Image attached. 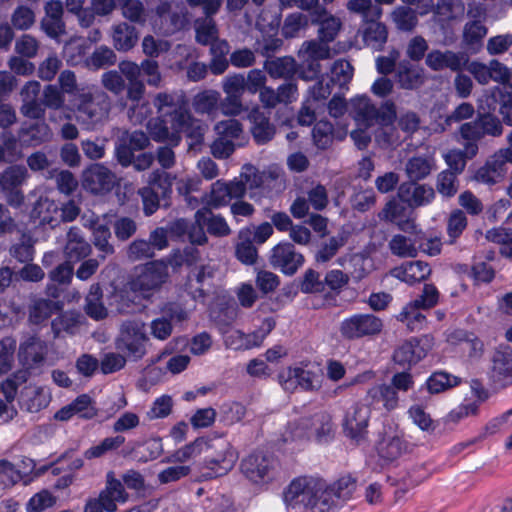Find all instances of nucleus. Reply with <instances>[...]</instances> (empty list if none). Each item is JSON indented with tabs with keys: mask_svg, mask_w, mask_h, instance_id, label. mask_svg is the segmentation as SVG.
I'll list each match as a JSON object with an SVG mask.
<instances>
[{
	"mask_svg": "<svg viewBox=\"0 0 512 512\" xmlns=\"http://www.w3.org/2000/svg\"><path fill=\"white\" fill-rule=\"evenodd\" d=\"M148 341L149 338L144 331L143 324L127 321L121 327L116 347L125 352L129 358L138 361L145 356Z\"/></svg>",
	"mask_w": 512,
	"mask_h": 512,
	"instance_id": "nucleus-8",
	"label": "nucleus"
},
{
	"mask_svg": "<svg viewBox=\"0 0 512 512\" xmlns=\"http://www.w3.org/2000/svg\"><path fill=\"white\" fill-rule=\"evenodd\" d=\"M354 107L356 110L357 119L363 121L364 124L368 127L376 125L378 110L368 96L362 95L357 97L354 100Z\"/></svg>",
	"mask_w": 512,
	"mask_h": 512,
	"instance_id": "nucleus-49",
	"label": "nucleus"
},
{
	"mask_svg": "<svg viewBox=\"0 0 512 512\" xmlns=\"http://www.w3.org/2000/svg\"><path fill=\"white\" fill-rule=\"evenodd\" d=\"M408 450V444L403 439L397 428L384 429L381 438L377 442L376 451L380 460L390 464L399 459Z\"/></svg>",
	"mask_w": 512,
	"mask_h": 512,
	"instance_id": "nucleus-12",
	"label": "nucleus"
},
{
	"mask_svg": "<svg viewBox=\"0 0 512 512\" xmlns=\"http://www.w3.org/2000/svg\"><path fill=\"white\" fill-rule=\"evenodd\" d=\"M140 297L139 292L130 290L121 291L117 295V309L120 313L133 314L140 310Z\"/></svg>",
	"mask_w": 512,
	"mask_h": 512,
	"instance_id": "nucleus-59",
	"label": "nucleus"
},
{
	"mask_svg": "<svg viewBox=\"0 0 512 512\" xmlns=\"http://www.w3.org/2000/svg\"><path fill=\"white\" fill-rule=\"evenodd\" d=\"M245 78L242 74L228 76L224 83V92L227 94L229 108L226 113L239 115L242 111L241 96L246 90Z\"/></svg>",
	"mask_w": 512,
	"mask_h": 512,
	"instance_id": "nucleus-26",
	"label": "nucleus"
},
{
	"mask_svg": "<svg viewBox=\"0 0 512 512\" xmlns=\"http://www.w3.org/2000/svg\"><path fill=\"white\" fill-rule=\"evenodd\" d=\"M237 459V452L222 436L198 437L175 450L173 456V460L193 461L197 468L204 465L213 470L216 476H222L231 470Z\"/></svg>",
	"mask_w": 512,
	"mask_h": 512,
	"instance_id": "nucleus-2",
	"label": "nucleus"
},
{
	"mask_svg": "<svg viewBox=\"0 0 512 512\" xmlns=\"http://www.w3.org/2000/svg\"><path fill=\"white\" fill-rule=\"evenodd\" d=\"M41 85L38 81H28L21 89L20 96L22 100L21 112L25 117L31 119H43L44 110L40 106L39 97Z\"/></svg>",
	"mask_w": 512,
	"mask_h": 512,
	"instance_id": "nucleus-22",
	"label": "nucleus"
},
{
	"mask_svg": "<svg viewBox=\"0 0 512 512\" xmlns=\"http://www.w3.org/2000/svg\"><path fill=\"white\" fill-rule=\"evenodd\" d=\"M161 317L151 322V334L159 340H166L173 331V322L181 323L188 319V313L182 304L168 301L160 308Z\"/></svg>",
	"mask_w": 512,
	"mask_h": 512,
	"instance_id": "nucleus-11",
	"label": "nucleus"
},
{
	"mask_svg": "<svg viewBox=\"0 0 512 512\" xmlns=\"http://www.w3.org/2000/svg\"><path fill=\"white\" fill-rule=\"evenodd\" d=\"M82 184L93 194L107 193L115 186V175L103 164L94 163L83 171Z\"/></svg>",
	"mask_w": 512,
	"mask_h": 512,
	"instance_id": "nucleus-14",
	"label": "nucleus"
},
{
	"mask_svg": "<svg viewBox=\"0 0 512 512\" xmlns=\"http://www.w3.org/2000/svg\"><path fill=\"white\" fill-rule=\"evenodd\" d=\"M310 21L318 25V38L323 43H330L335 40L341 28L339 18L328 13L325 7H317L310 12Z\"/></svg>",
	"mask_w": 512,
	"mask_h": 512,
	"instance_id": "nucleus-19",
	"label": "nucleus"
},
{
	"mask_svg": "<svg viewBox=\"0 0 512 512\" xmlns=\"http://www.w3.org/2000/svg\"><path fill=\"white\" fill-rule=\"evenodd\" d=\"M486 106L492 111H498L503 122L512 126V77L504 82L501 88H496L485 97Z\"/></svg>",
	"mask_w": 512,
	"mask_h": 512,
	"instance_id": "nucleus-18",
	"label": "nucleus"
},
{
	"mask_svg": "<svg viewBox=\"0 0 512 512\" xmlns=\"http://www.w3.org/2000/svg\"><path fill=\"white\" fill-rule=\"evenodd\" d=\"M64 101L63 91L57 86L49 84L43 90L40 106L44 111L46 108L57 110L63 106Z\"/></svg>",
	"mask_w": 512,
	"mask_h": 512,
	"instance_id": "nucleus-63",
	"label": "nucleus"
},
{
	"mask_svg": "<svg viewBox=\"0 0 512 512\" xmlns=\"http://www.w3.org/2000/svg\"><path fill=\"white\" fill-rule=\"evenodd\" d=\"M487 33L488 28L481 20L468 21L463 28L462 44L471 53H478Z\"/></svg>",
	"mask_w": 512,
	"mask_h": 512,
	"instance_id": "nucleus-28",
	"label": "nucleus"
},
{
	"mask_svg": "<svg viewBox=\"0 0 512 512\" xmlns=\"http://www.w3.org/2000/svg\"><path fill=\"white\" fill-rule=\"evenodd\" d=\"M213 273L208 267L201 265L193 267L189 270L185 282L183 284L184 291L187 292L194 300L204 298L206 292L204 290V282L207 278H212Z\"/></svg>",
	"mask_w": 512,
	"mask_h": 512,
	"instance_id": "nucleus-29",
	"label": "nucleus"
},
{
	"mask_svg": "<svg viewBox=\"0 0 512 512\" xmlns=\"http://www.w3.org/2000/svg\"><path fill=\"white\" fill-rule=\"evenodd\" d=\"M174 177L164 170H154L148 180V185L139 189L142 199L143 212L146 216L153 215L160 206L169 207L173 193Z\"/></svg>",
	"mask_w": 512,
	"mask_h": 512,
	"instance_id": "nucleus-5",
	"label": "nucleus"
},
{
	"mask_svg": "<svg viewBox=\"0 0 512 512\" xmlns=\"http://www.w3.org/2000/svg\"><path fill=\"white\" fill-rule=\"evenodd\" d=\"M423 311L407 303L396 315V320L404 323L410 332H418L427 328L428 324L427 316Z\"/></svg>",
	"mask_w": 512,
	"mask_h": 512,
	"instance_id": "nucleus-37",
	"label": "nucleus"
},
{
	"mask_svg": "<svg viewBox=\"0 0 512 512\" xmlns=\"http://www.w3.org/2000/svg\"><path fill=\"white\" fill-rule=\"evenodd\" d=\"M315 374L310 370H305L302 367H289L286 371V378L284 383L287 385L292 380L296 385L305 391H311L314 388L313 378Z\"/></svg>",
	"mask_w": 512,
	"mask_h": 512,
	"instance_id": "nucleus-53",
	"label": "nucleus"
},
{
	"mask_svg": "<svg viewBox=\"0 0 512 512\" xmlns=\"http://www.w3.org/2000/svg\"><path fill=\"white\" fill-rule=\"evenodd\" d=\"M276 463L263 453H253L242 460L244 475L254 483L269 482L274 478Z\"/></svg>",
	"mask_w": 512,
	"mask_h": 512,
	"instance_id": "nucleus-13",
	"label": "nucleus"
},
{
	"mask_svg": "<svg viewBox=\"0 0 512 512\" xmlns=\"http://www.w3.org/2000/svg\"><path fill=\"white\" fill-rule=\"evenodd\" d=\"M35 248L30 236L23 235L21 241L10 248V255L19 263H28L34 259Z\"/></svg>",
	"mask_w": 512,
	"mask_h": 512,
	"instance_id": "nucleus-54",
	"label": "nucleus"
},
{
	"mask_svg": "<svg viewBox=\"0 0 512 512\" xmlns=\"http://www.w3.org/2000/svg\"><path fill=\"white\" fill-rule=\"evenodd\" d=\"M116 61L117 56L115 52L111 48L101 45L96 47L92 54L86 58L85 65L90 70L97 71L114 65Z\"/></svg>",
	"mask_w": 512,
	"mask_h": 512,
	"instance_id": "nucleus-43",
	"label": "nucleus"
},
{
	"mask_svg": "<svg viewBox=\"0 0 512 512\" xmlns=\"http://www.w3.org/2000/svg\"><path fill=\"white\" fill-rule=\"evenodd\" d=\"M219 94L216 91L205 90L195 95L193 106L198 113H212L217 109Z\"/></svg>",
	"mask_w": 512,
	"mask_h": 512,
	"instance_id": "nucleus-58",
	"label": "nucleus"
},
{
	"mask_svg": "<svg viewBox=\"0 0 512 512\" xmlns=\"http://www.w3.org/2000/svg\"><path fill=\"white\" fill-rule=\"evenodd\" d=\"M175 451L168 457L164 458L162 462L171 463L174 465L168 466L157 475L160 484H169L180 481L183 478L189 477L196 467L193 461H177L173 460Z\"/></svg>",
	"mask_w": 512,
	"mask_h": 512,
	"instance_id": "nucleus-24",
	"label": "nucleus"
},
{
	"mask_svg": "<svg viewBox=\"0 0 512 512\" xmlns=\"http://www.w3.org/2000/svg\"><path fill=\"white\" fill-rule=\"evenodd\" d=\"M149 145L150 138L142 130H125L115 141V159L123 168L132 166L135 171H145L155 160L152 152L144 151Z\"/></svg>",
	"mask_w": 512,
	"mask_h": 512,
	"instance_id": "nucleus-4",
	"label": "nucleus"
},
{
	"mask_svg": "<svg viewBox=\"0 0 512 512\" xmlns=\"http://www.w3.org/2000/svg\"><path fill=\"white\" fill-rule=\"evenodd\" d=\"M205 130L206 125L194 118L190 112L189 119L185 118L182 126L174 127L170 131L167 140L164 142L168 143L170 146H178L182 138L181 134L184 133L189 140V147L195 148L203 144Z\"/></svg>",
	"mask_w": 512,
	"mask_h": 512,
	"instance_id": "nucleus-17",
	"label": "nucleus"
},
{
	"mask_svg": "<svg viewBox=\"0 0 512 512\" xmlns=\"http://www.w3.org/2000/svg\"><path fill=\"white\" fill-rule=\"evenodd\" d=\"M492 373L499 381L512 378V348L509 345H499L492 356Z\"/></svg>",
	"mask_w": 512,
	"mask_h": 512,
	"instance_id": "nucleus-31",
	"label": "nucleus"
},
{
	"mask_svg": "<svg viewBox=\"0 0 512 512\" xmlns=\"http://www.w3.org/2000/svg\"><path fill=\"white\" fill-rule=\"evenodd\" d=\"M439 301V291L433 284H425L422 293L414 300L408 302L412 306L421 310H430L437 305Z\"/></svg>",
	"mask_w": 512,
	"mask_h": 512,
	"instance_id": "nucleus-56",
	"label": "nucleus"
},
{
	"mask_svg": "<svg viewBox=\"0 0 512 512\" xmlns=\"http://www.w3.org/2000/svg\"><path fill=\"white\" fill-rule=\"evenodd\" d=\"M341 425L344 435L356 444L367 439L369 433L367 418H343Z\"/></svg>",
	"mask_w": 512,
	"mask_h": 512,
	"instance_id": "nucleus-42",
	"label": "nucleus"
},
{
	"mask_svg": "<svg viewBox=\"0 0 512 512\" xmlns=\"http://www.w3.org/2000/svg\"><path fill=\"white\" fill-rule=\"evenodd\" d=\"M98 497L108 508V512L117 510V503H125L128 500V493L120 479H117L113 471L106 474L105 488L100 491Z\"/></svg>",
	"mask_w": 512,
	"mask_h": 512,
	"instance_id": "nucleus-21",
	"label": "nucleus"
},
{
	"mask_svg": "<svg viewBox=\"0 0 512 512\" xmlns=\"http://www.w3.org/2000/svg\"><path fill=\"white\" fill-rule=\"evenodd\" d=\"M64 253L67 261L71 263L79 262L91 253V245L82 236L80 228L69 229Z\"/></svg>",
	"mask_w": 512,
	"mask_h": 512,
	"instance_id": "nucleus-25",
	"label": "nucleus"
},
{
	"mask_svg": "<svg viewBox=\"0 0 512 512\" xmlns=\"http://www.w3.org/2000/svg\"><path fill=\"white\" fill-rule=\"evenodd\" d=\"M388 30L384 23L369 21L363 31L365 44L374 51H382L387 42Z\"/></svg>",
	"mask_w": 512,
	"mask_h": 512,
	"instance_id": "nucleus-35",
	"label": "nucleus"
},
{
	"mask_svg": "<svg viewBox=\"0 0 512 512\" xmlns=\"http://www.w3.org/2000/svg\"><path fill=\"white\" fill-rule=\"evenodd\" d=\"M468 61L469 57L463 52L441 51L439 49L429 51L425 58L426 66L435 72L445 69H449L452 72H460L467 65Z\"/></svg>",
	"mask_w": 512,
	"mask_h": 512,
	"instance_id": "nucleus-16",
	"label": "nucleus"
},
{
	"mask_svg": "<svg viewBox=\"0 0 512 512\" xmlns=\"http://www.w3.org/2000/svg\"><path fill=\"white\" fill-rule=\"evenodd\" d=\"M495 111L490 110L487 106V112L479 113L476 121L479 125L483 137L486 135L499 137L503 132L501 121L494 115Z\"/></svg>",
	"mask_w": 512,
	"mask_h": 512,
	"instance_id": "nucleus-50",
	"label": "nucleus"
},
{
	"mask_svg": "<svg viewBox=\"0 0 512 512\" xmlns=\"http://www.w3.org/2000/svg\"><path fill=\"white\" fill-rule=\"evenodd\" d=\"M467 224V217L462 210L456 209L451 212L447 221V235L450 243H454L462 235Z\"/></svg>",
	"mask_w": 512,
	"mask_h": 512,
	"instance_id": "nucleus-55",
	"label": "nucleus"
},
{
	"mask_svg": "<svg viewBox=\"0 0 512 512\" xmlns=\"http://www.w3.org/2000/svg\"><path fill=\"white\" fill-rule=\"evenodd\" d=\"M103 291L96 284L90 287L89 293L85 298V313L96 321L103 320L107 317L108 311L103 301Z\"/></svg>",
	"mask_w": 512,
	"mask_h": 512,
	"instance_id": "nucleus-36",
	"label": "nucleus"
},
{
	"mask_svg": "<svg viewBox=\"0 0 512 512\" xmlns=\"http://www.w3.org/2000/svg\"><path fill=\"white\" fill-rule=\"evenodd\" d=\"M353 66L347 60L338 59L330 68L329 81L340 88L346 86L353 77Z\"/></svg>",
	"mask_w": 512,
	"mask_h": 512,
	"instance_id": "nucleus-48",
	"label": "nucleus"
},
{
	"mask_svg": "<svg viewBox=\"0 0 512 512\" xmlns=\"http://www.w3.org/2000/svg\"><path fill=\"white\" fill-rule=\"evenodd\" d=\"M251 231L242 229L239 232L240 242L236 244L235 256L243 264L252 265L256 263L258 258L257 248L251 239Z\"/></svg>",
	"mask_w": 512,
	"mask_h": 512,
	"instance_id": "nucleus-40",
	"label": "nucleus"
},
{
	"mask_svg": "<svg viewBox=\"0 0 512 512\" xmlns=\"http://www.w3.org/2000/svg\"><path fill=\"white\" fill-rule=\"evenodd\" d=\"M459 188V182L455 172L450 170L441 171L436 180V189L438 193L444 198L454 197Z\"/></svg>",
	"mask_w": 512,
	"mask_h": 512,
	"instance_id": "nucleus-51",
	"label": "nucleus"
},
{
	"mask_svg": "<svg viewBox=\"0 0 512 512\" xmlns=\"http://www.w3.org/2000/svg\"><path fill=\"white\" fill-rule=\"evenodd\" d=\"M389 248L392 254L399 257H416L418 252L415 244L402 234H397L392 237L389 242Z\"/></svg>",
	"mask_w": 512,
	"mask_h": 512,
	"instance_id": "nucleus-57",
	"label": "nucleus"
},
{
	"mask_svg": "<svg viewBox=\"0 0 512 512\" xmlns=\"http://www.w3.org/2000/svg\"><path fill=\"white\" fill-rule=\"evenodd\" d=\"M167 277V267L161 262L151 261L131 279L129 286L134 292H139L142 299H149L152 292L159 289Z\"/></svg>",
	"mask_w": 512,
	"mask_h": 512,
	"instance_id": "nucleus-10",
	"label": "nucleus"
},
{
	"mask_svg": "<svg viewBox=\"0 0 512 512\" xmlns=\"http://www.w3.org/2000/svg\"><path fill=\"white\" fill-rule=\"evenodd\" d=\"M78 111L87 117L91 123H96L101 120L103 112L99 103L95 101L91 94H83L78 105Z\"/></svg>",
	"mask_w": 512,
	"mask_h": 512,
	"instance_id": "nucleus-64",
	"label": "nucleus"
},
{
	"mask_svg": "<svg viewBox=\"0 0 512 512\" xmlns=\"http://www.w3.org/2000/svg\"><path fill=\"white\" fill-rule=\"evenodd\" d=\"M268 261L272 268L286 276H293L304 265L305 257L287 240L280 241L271 248Z\"/></svg>",
	"mask_w": 512,
	"mask_h": 512,
	"instance_id": "nucleus-9",
	"label": "nucleus"
},
{
	"mask_svg": "<svg viewBox=\"0 0 512 512\" xmlns=\"http://www.w3.org/2000/svg\"><path fill=\"white\" fill-rule=\"evenodd\" d=\"M383 327L382 319L375 314L354 313L340 322L338 331L343 340L356 341L379 335Z\"/></svg>",
	"mask_w": 512,
	"mask_h": 512,
	"instance_id": "nucleus-6",
	"label": "nucleus"
},
{
	"mask_svg": "<svg viewBox=\"0 0 512 512\" xmlns=\"http://www.w3.org/2000/svg\"><path fill=\"white\" fill-rule=\"evenodd\" d=\"M157 117L148 122L152 139L156 142L166 141L174 127L182 126L184 119H189L190 102L180 91L160 92L153 100Z\"/></svg>",
	"mask_w": 512,
	"mask_h": 512,
	"instance_id": "nucleus-3",
	"label": "nucleus"
},
{
	"mask_svg": "<svg viewBox=\"0 0 512 512\" xmlns=\"http://www.w3.org/2000/svg\"><path fill=\"white\" fill-rule=\"evenodd\" d=\"M47 354L48 346L46 342L35 335H31L20 343L18 360L23 367L32 371L44 365Z\"/></svg>",
	"mask_w": 512,
	"mask_h": 512,
	"instance_id": "nucleus-15",
	"label": "nucleus"
},
{
	"mask_svg": "<svg viewBox=\"0 0 512 512\" xmlns=\"http://www.w3.org/2000/svg\"><path fill=\"white\" fill-rule=\"evenodd\" d=\"M431 274L428 263L416 260L408 261L391 270V275L409 285L426 280Z\"/></svg>",
	"mask_w": 512,
	"mask_h": 512,
	"instance_id": "nucleus-23",
	"label": "nucleus"
},
{
	"mask_svg": "<svg viewBox=\"0 0 512 512\" xmlns=\"http://www.w3.org/2000/svg\"><path fill=\"white\" fill-rule=\"evenodd\" d=\"M91 397L87 394H81L70 404L64 406L53 416H88L85 412L91 404Z\"/></svg>",
	"mask_w": 512,
	"mask_h": 512,
	"instance_id": "nucleus-62",
	"label": "nucleus"
},
{
	"mask_svg": "<svg viewBox=\"0 0 512 512\" xmlns=\"http://www.w3.org/2000/svg\"><path fill=\"white\" fill-rule=\"evenodd\" d=\"M195 223L207 228L209 234L223 237L230 234L231 230L224 217L214 215L209 207H202L195 213Z\"/></svg>",
	"mask_w": 512,
	"mask_h": 512,
	"instance_id": "nucleus-27",
	"label": "nucleus"
},
{
	"mask_svg": "<svg viewBox=\"0 0 512 512\" xmlns=\"http://www.w3.org/2000/svg\"><path fill=\"white\" fill-rule=\"evenodd\" d=\"M461 380L455 375L446 371H434L425 381V384L420 388L422 391L425 387L429 394H439L450 388L456 387L460 384Z\"/></svg>",
	"mask_w": 512,
	"mask_h": 512,
	"instance_id": "nucleus-33",
	"label": "nucleus"
},
{
	"mask_svg": "<svg viewBox=\"0 0 512 512\" xmlns=\"http://www.w3.org/2000/svg\"><path fill=\"white\" fill-rule=\"evenodd\" d=\"M433 167V159L423 156H413L406 163V173L410 180L417 182L429 176Z\"/></svg>",
	"mask_w": 512,
	"mask_h": 512,
	"instance_id": "nucleus-44",
	"label": "nucleus"
},
{
	"mask_svg": "<svg viewBox=\"0 0 512 512\" xmlns=\"http://www.w3.org/2000/svg\"><path fill=\"white\" fill-rule=\"evenodd\" d=\"M16 340L7 336L0 340V376L7 374L13 366Z\"/></svg>",
	"mask_w": 512,
	"mask_h": 512,
	"instance_id": "nucleus-52",
	"label": "nucleus"
},
{
	"mask_svg": "<svg viewBox=\"0 0 512 512\" xmlns=\"http://www.w3.org/2000/svg\"><path fill=\"white\" fill-rule=\"evenodd\" d=\"M31 373V370L22 366L2 382V393L7 402L14 401L19 387L28 381Z\"/></svg>",
	"mask_w": 512,
	"mask_h": 512,
	"instance_id": "nucleus-45",
	"label": "nucleus"
},
{
	"mask_svg": "<svg viewBox=\"0 0 512 512\" xmlns=\"http://www.w3.org/2000/svg\"><path fill=\"white\" fill-rule=\"evenodd\" d=\"M433 346L434 337L431 334L411 337L394 350L392 359L403 369L410 370L427 356Z\"/></svg>",
	"mask_w": 512,
	"mask_h": 512,
	"instance_id": "nucleus-7",
	"label": "nucleus"
},
{
	"mask_svg": "<svg viewBox=\"0 0 512 512\" xmlns=\"http://www.w3.org/2000/svg\"><path fill=\"white\" fill-rule=\"evenodd\" d=\"M264 68L272 78L293 79L297 73V64L293 57L284 56L273 60H266Z\"/></svg>",
	"mask_w": 512,
	"mask_h": 512,
	"instance_id": "nucleus-34",
	"label": "nucleus"
},
{
	"mask_svg": "<svg viewBox=\"0 0 512 512\" xmlns=\"http://www.w3.org/2000/svg\"><path fill=\"white\" fill-rule=\"evenodd\" d=\"M247 118L251 123L250 131L256 144L264 145L273 139L276 129L259 106H253L247 112Z\"/></svg>",
	"mask_w": 512,
	"mask_h": 512,
	"instance_id": "nucleus-20",
	"label": "nucleus"
},
{
	"mask_svg": "<svg viewBox=\"0 0 512 512\" xmlns=\"http://www.w3.org/2000/svg\"><path fill=\"white\" fill-rule=\"evenodd\" d=\"M356 490V480L344 475L332 483L314 476L293 478L282 491L286 508L295 509L300 504L306 512H334L342 503L351 499Z\"/></svg>",
	"mask_w": 512,
	"mask_h": 512,
	"instance_id": "nucleus-1",
	"label": "nucleus"
},
{
	"mask_svg": "<svg viewBox=\"0 0 512 512\" xmlns=\"http://www.w3.org/2000/svg\"><path fill=\"white\" fill-rule=\"evenodd\" d=\"M469 71L480 84H486L490 79L504 80L508 77V70L505 65L497 60H492L490 66L473 61L469 65Z\"/></svg>",
	"mask_w": 512,
	"mask_h": 512,
	"instance_id": "nucleus-30",
	"label": "nucleus"
},
{
	"mask_svg": "<svg viewBox=\"0 0 512 512\" xmlns=\"http://www.w3.org/2000/svg\"><path fill=\"white\" fill-rule=\"evenodd\" d=\"M312 140L318 149H328L334 140V125L328 120L317 121L312 128Z\"/></svg>",
	"mask_w": 512,
	"mask_h": 512,
	"instance_id": "nucleus-47",
	"label": "nucleus"
},
{
	"mask_svg": "<svg viewBox=\"0 0 512 512\" xmlns=\"http://www.w3.org/2000/svg\"><path fill=\"white\" fill-rule=\"evenodd\" d=\"M112 37L113 45L118 51H129L138 40L136 28L126 22L114 26Z\"/></svg>",
	"mask_w": 512,
	"mask_h": 512,
	"instance_id": "nucleus-38",
	"label": "nucleus"
},
{
	"mask_svg": "<svg viewBox=\"0 0 512 512\" xmlns=\"http://www.w3.org/2000/svg\"><path fill=\"white\" fill-rule=\"evenodd\" d=\"M459 134L467 153L470 154V156H476L479 150L478 142L483 138L476 119L463 123L459 128Z\"/></svg>",
	"mask_w": 512,
	"mask_h": 512,
	"instance_id": "nucleus-41",
	"label": "nucleus"
},
{
	"mask_svg": "<svg viewBox=\"0 0 512 512\" xmlns=\"http://www.w3.org/2000/svg\"><path fill=\"white\" fill-rule=\"evenodd\" d=\"M50 129L44 122H36L22 127L19 132V139L23 145L38 146L48 140Z\"/></svg>",
	"mask_w": 512,
	"mask_h": 512,
	"instance_id": "nucleus-39",
	"label": "nucleus"
},
{
	"mask_svg": "<svg viewBox=\"0 0 512 512\" xmlns=\"http://www.w3.org/2000/svg\"><path fill=\"white\" fill-rule=\"evenodd\" d=\"M397 81L404 89H416L423 83L422 71L414 68L409 62H400L397 70Z\"/></svg>",
	"mask_w": 512,
	"mask_h": 512,
	"instance_id": "nucleus-46",
	"label": "nucleus"
},
{
	"mask_svg": "<svg viewBox=\"0 0 512 512\" xmlns=\"http://www.w3.org/2000/svg\"><path fill=\"white\" fill-rule=\"evenodd\" d=\"M62 309L61 301L40 298L29 309V321L34 325H40Z\"/></svg>",
	"mask_w": 512,
	"mask_h": 512,
	"instance_id": "nucleus-32",
	"label": "nucleus"
},
{
	"mask_svg": "<svg viewBox=\"0 0 512 512\" xmlns=\"http://www.w3.org/2000/svg\"><path fill=\"white\" fill-rule=\"evenodd\" d=\"M308 22V16L300 12L289 14L284 20L281 33L285 38H293L308 25Z\"/></svg>",
	"mask_w": 512,
	"mask_h": 512,
	"instance_id": "nucleus-61",
	"label": "nucleus"
},
{
	"mask_svg": "<svg viewBox=\"0 0 512 512\" xmlns=\"http://www.w3.org/2000/svg\"><path fill=\"white\" fill-rule=\"evenodd\" d=\"M302 58L325 60L330 57V48L328 44L316 40L305 41L300 50Z\"/></svg>",
	"mask_w": 512,
	"mask_h": 512,
	"instance_id": "nucleus-60",
	"label": "nucleus"
}]
</instances>
